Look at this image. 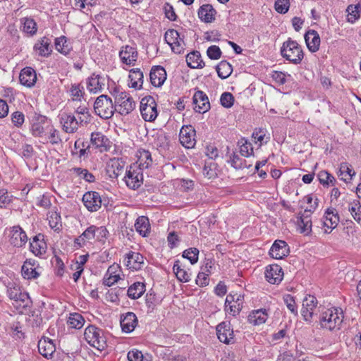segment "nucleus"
Here are the masks:
<instances>
[{
    "mask_svg": "<svg viewBox=\"0 0 361 361\" xmlns=\"http://www.w3.org/2000/svg\"><path fill=\"white\" fill-rule=\"evenodd\" d=\"M151 83L153 86L161 87L166 79V72L165 69L160 66H154L152 68L149 74Z\"/></svg>",
    "mask_w": 361,
    "mask_h": 361,
    "instance_id": "7c9ffc66",
    "label": "nucleus"
},
{
    "mask_svg": "<svg viewBox=\"0 0 361 361\" xmlns=\"http://www.w3.org/2000/svg\"><path fill=\"white\" fill-rule=\"evenodd\" d=\"M195 128L190 125L182 126V146L192 149L196 145Z\"/></svg>",
    "mask_w": 361,
    "mask_h": 361,
    "instance_id": "4be33fe9",
    "label": "nucleus"
},
{
    "mask_svg": "<svg viewBox=\"0 0 361 361\" xmlns=\"http://www.w3.org/2000/svg\"><path fill=\"white\" fill-rule=\"evenodd\" d=\"M348 211L353 216V219L360 224H361V204L359 201H354L349 204Z\"/></svg>",
    "mask_w": 361,
    "mask_h": 361,
    "instance_id": "3c124183",
    "label": "nucleus"
},
{
    "mask_svg": "<svg viewBox=\"0 0 361 361\" xmlns=\"http://www.w3.org/2000/svg\"><path fill=\"white\" fill-rule=\"evenodd\" d=\"M125 264L128 269L139 270L144 265V257L139 252L130 251L126 255Z\"/></svg>",
    "mask_w": 361,
    "mask_h": 361,
    "instance_id": "6ab92c4d",
    "label": "nucleus"
},
{
    "mask_svg": "<svg viewBox=\"0 0 361 361\" xmlns=\"http://www.w3.org/2000/svg\"><path fill=\"white\" fill-rule=\"evenodd\" d=\"M222 52L218 46L212 45L207 50V56L212 60H217L221 58Z\"/></svg>",
    "mask_w": 361,
    "mask_h": 361,
    "instance_id": "774afa93",
    "label": "nucleus"
},
{
    "mask_svg": "<svg viewBox=\"0 0 361 361\" xmlns=\"http://www.w3.org/2000/svg\"><path fill=\"white\" fill-rule=\"evenodd\" d=\"M192 103L194 110L200 114H204L211 108L207 95L201 90L195 92L192 97Z\"/></svg>",
    "mask_w": 361,
    "mask_h": 361,
    "instance_id": "ddd939ff",
    "label": "nucleus"
},
{
    "mask_svg": "<svg viewBox=\"0 0 361 361\" xmlns=\"http://www.w3.org/2000/svg\"><path fill=\"white\" fill-rule=\"evenodd\" d=\"M135 157L137 160L132 165H137V168L140 169L142 171L152 166L153 160L149 151L140 149L137 151Z\"/></svg>",
    "mask_w": 361,
    "mask_h": 361,
    "instance_id": "5701e85b",
    "label": "nucleus"
},
{
    "mask_svg": "<svg viewBox=\"0 0 361 361\" xmlns=\"http://www.w3.org/2000/svg\"><path fill=\"white\" fill-rule=\"evenodd\" d=\"M73 173L79 178L84 179L85 181L92 183L94 180V176L90 173L87 169L80 168L73 169Z\"/></svg>",
    "mask_w": 361,
    "mask_h": 361,
    "instance_id": "e2e57ef3",
    "label": "nucleus"
},
{
    "mask_svg": "<svg viewBox=\"0 0 361 361\" xmlns=\"http://www.w3.org/2000/svg\"><path fill=\"white\" fill-rule=\"evenodd\" d=\"M21 275L26 280L37 279L40 276L39 264L34 259H27L21 267Z\"/></svg>",
    "mask_w": 361,
    "mask_h": 361,
    "instance_id": "f8f14e48",
    "label": "nucleus"
},
{
    "mask_svg": "<svg viewBox=\"0 0 361 361\" xmlns=\"http://www.w3.org/2000/svg\"><path fill=\"white\" fill-rule=\"evenodd\" d=\"M202 173L208 179L215 178L217 176L216 166L214 162H205Z\"/></svg>",
    "mask_w": 361,
    "mask_h": 361,
    "instance_id": "4d7b16f0",
    "label": "nucleus"
},
{
    "mask_svg": "<svg viewBox=\"0 0 361 361\" xmlns=\"http://www.w3.org/2000/svg\"><path fill=\"white\" fill-rule=\"evenodd\" d=\"M8 232L9 242L14 247H21L26 244L27 236L19 226L11 227Z\"/></svg>",
    "mask_w": 361,
    "mask_h": 361,
    "instance_id": "4468645a",
    "label": "nucleus"
},
{
    "mask_svg": "<svg viewBox=\"0 0 361 361\" xmlns=\"http://www.w3.org/2000/svg\"><path fill=\"white\" fill-rule=\"evenodd\" d=\"M38 350L43 357L50 358L56 351V346L51 339L43 337L38 342Z\"/></svg>",
    "mask_w": 361,
    "mask_h": 361,
    "instance_id": "c85d7f7f",
    "label": "nucleus"
},
{
    "mask_svg": "<svg viewBox=\"0 0 361 361\" xmlns=\"http://www.w3.org/2000/svg\"><path fill=\"white\" fill-rule=\"evenodd\" d=\"M94 109L95 113L102 118H111L116 110L112 100L107 95L102 94L94 102Z\"/></svg>",
    "mask_w": 361,
    "mask_h": 361,
    "instance_id": "423d86ee",
    "label": "nucleus"
},
{
    "mask_svg": "<svg viewBox=\"0 0 361 361\" xmlns=\"http://www.w3.org/2000/svg\"><path fill=\"white\" fill-rule=\"evenodd\" d=\"M200 19L204 23H212L215 20L216 11L211 4H203L198 10Z\"/></svg>",
    "mask_w": 361,
    "mask_h": 361,
    "instance_id": "f704fd0d",
    "label": "nucleus"
},
{
    "mask_svg": "<svg viewBox=\"0 0 361 361\" xmlns=\"http://www.w3.org/2000/svg\"><path fill=\"white\" fill-rule=\"evenodd\" d=\"M341 308L332 307L324 311L319 317V324L322 329L329 331L339 330L343 321Z\"/></svg>",
    "mask_w": 361,
    "mask_h": 361,
    "instance_id": "f257e3e1",
    "label": "nucleus"
},
{
    "mask_svg": "<svg viewBox=\"0 0 361 361\" xmlns=\"http://www.w3.org/2000/svg\"><path fill=\"white\" fill-rule=\"evenodd\" d=\"M283 302L286 305L287 308L295 315L298 314V309L294 300V298L290 295L286 294L283 296Z\"/></svg>",
    "mask_w": 361,
    "mask_h": 361,
    "instance_id": "0e129e2a",
    "label": "nucleus"
},
{
    "mask_svg": "<svg viewBox=\"0 0 361 361\" xmlns=\"http://www.w3.org/2000/svg\"><path fill=\"white\" fill-rule=\"evenodd\" d=\"M119 57L123 63L133 66L137 60L138 53L135 47L126 45L121 49Z\"/></svg>",
    "mask_w": 361,
    "mask_h": 361,
    "instance_id": "dca6fc26",
    "label": "nucleus"
},
{
    "mask_svg": "<svg viewBox=\"0 0 361 361\" xmlns=\"http://www.w3.org/2000/svg\"><path fill=\"white\" fill-rule=\"evenodd\" d=\"M34 49L38 55L41 56H48L51 51L50 40L45 37L41 38L35 43Z\"/></svg>",
    "mask_w": 361,
    "mask_h": 361,
    "instance_id": "e433bc0d",
    "label": "nucleus"
},
{
    "mask_svg": "<svg viewBox=\"0 0 361 361\" xmlns=\"http://www.w3.org/2000/svg\"><path fill=\"white\" fill-rule=\"evenodd\" d=\"M105 85V78L99 75L93 73L88 78L87 88L90 92L97 94L102 91Z\"/></svg>",
    "mask_w": 361,
    "mask_h": 361,
    "instance_id": "bb28decb",
    "label": "nucleus"
},
{
    "mask_svg": "<svg viewBox=\"0 0 361 361\" xmlns=\"http://www.w3.org/2000/svg\"><path fill=\"white\" fill-rule=\"evenodd\" d=\"M305 43L310 51L314 53L317 51L320 46V37L314 30H309L304 35Z\"/></svg>",
    "mask_w": 361,
    "mask_h": 361,
    "instance_id": "cd10ccee",
    "label": "nucleus"
},
{
    "mask_svg": "<svg viewBox=\"0 0 361 361\" xmlns=\"http://www.w3.org/2000/svg\"><path fill=\"white\" fill-rule=\"evenodd\" d=\"M94 226L87 228L77 239V242L80 245H85L87 242L94 240Z\"/></svg>",
    "mask_w": 361,
    "mask_h": 361,
    "instance_id": "6e6d98bb",
    "label": "nucleus"
},
{
    "mask_svg": "<svg viewBox=\"0 0 361 361\" xmlns=\"http://www.w3.org/2000/svg\"><path fill=\"white\" fill-rule=\"evenodd\" d=\"M30 251L35 256H42L45 254L47 246L42 234L35 235L30 243Z\"/></svg>",
    "mask_w": 361,
    "mask_h": 361,
    "instance_id": "a878e982",
    "label": "nucleus"
},
{
    "mask_svg": "<svg viewBox=\"0 0 361 361\" xmlns=\"http://www.w3.org/2000/svg\"><path fill=\"white\" fill-rule=\"evenodd\" d=\"M317 199L315 200V206H311L310 209H305L304 212L298 217L297 224L300 233H303L305 235H308L312 231V222L311 214L314 211L317 206Z\"/></svg>",
    "mask_w": 361,
    "mask_h": 361,
    "instance_id": "9d476101",
    "label": "nucleus"
},
{
    "mask_svg": "<svg viewBox=\"0 0 361 361\" xmlns=\"http://www.w3.org/2000/svg\"><path fill=\"white\" fill-rule=\"evenodd\" d=\"M145 291V285L137 282L130 286L128 290V295L132 299L139 298Z\"/></svg>",
    "mask_w": 361,
    "mask_h": 361,
    "instance_id": "a18cd8bd",
    "label": "nucleus"
},
{
    "mask_svg": "<svg viewBox=\"0 0 361 361\" xmlns=\"http://www.w3.org/2000/svg\"><path fill=\"white\" fill-rule=\"evenodd\" d=\"M216 334L219 341L226 344H228L231 339H233L231 336L233 333L230 331L229 329H226L225 323H221L217 326Z\"/></svg>",
    "mask_w": 361,
    "mask_h": 361,
    "instance_id": "79ce46f5",
    "label": "nucleus"
},
{
    "mask_svg": "<svg viewBox=\"0 0 361 361\" xmlns=\"http://www.w3.org/2000/svg\"><path fill=\"white\" fill-rule=\"evenodd\" d=\"M340 218L334 208H328L321 220L325 233H330L338 224Z\"/></svg>",
    "mask_w": 361,
    "mask_h": 361,
    "instance_id": "9b49d317",
    "label": "nucleus"
},
{
    "mask_svg": "<svg viewBox=\"0 0 361 361\" xmlns=\"http://www.w3.org/2000/svg\"><path fill=\"white\" fill-rule=\"evenodd\" d=\"M49 226L56 231L61 227V219L60 214L56 211H51L47 214Z\"/></svg>",
    "mask_w": 361,
    "mask_h": 361,
    "instance_id": "de8ad7c7",
    "label": "nucleus"
},
{
    "mask_svg": "<svg viewBox=\"0 0 361 361\" xmlns=\"http://www.w3.org/2000/svg\"><path fill=\"white\" fill-rule=\"evenodd\" d=\"M283 277V271L279 265L271 264L267 267L265 278L269 283L279 284L282 281Z\"/></svg>",
    "mask_w": 361,
    "mask_h": 361,
    "instance_id": "aec40b11",
    "label": "nucleus"
},
{
    "mask_svg": "<svg viewBox=\"0 0 361 361\" xmlns=\"http://www.w3.org/2000/svg\"><path fill=\"white\" fill-rule=\"evenodd\" d=\"M82 202L85 207L90 212L97 211L102 205V198L98 192L90 191L84 194Z\"/></svg>",
    "mask_w": 361,
    "mask_h": 361,
    "instance_id": "a211bd4d",
    "label": "nucleus"
},
{
    "mask_svg": "<svg viewBox=\"0 0 361 361\" xmlns=\"http://www.w3.org/2000/svg\"><path fill=\"white\" fill-rule=\"evenodd\" d=\"M317 176L319 183L323 185H329V184L334 185L336 182L335 178L326 171H321Z\"/></svg>",
    "mask_w": 361,
    "mask_h": 361,
    "instance_id": "13d9d810",
    "label": "nucleus"
},
{
    "mask_svg": "<svg viewBox=\"0 0 361 361\" xmlns=\"http://www.w3.org/2000/svg\"><path fill=\"white\" fill-rule=\"evenodd\" d=\"M19 80L21 85L27 87H33L37 82V74L31 67L24 68L20 73Z\"/></svg>",
    "mask_w": 361,
    "mask_h": 361,
    "instance_id": "393cba45",
    "label": "nucleus"
},
{
    "mask_svg": "<svg viewBox=\"0 0 361 361\" xmlns=\"http://www.w3.org/2000/svg\"><path fill=\"white\" fill-rule=\"evenodd\" d=\"M186 62L191 68H202L204 66V62L201 59V54L197 51H194L186 56Z\"/></svg>",
    "mask_w": 361,
    "mask_h": 361,
    "instance_id": "58836bf2",
    "label": "nucleus"
},
{
    "mask_svg": "<svg viewBox=\"0 0 361 361\" xmlns=\"http://www.w3.org/2000/svg\"><path fill=\"white\" fill-rule=\"evenodd\" d=\"M85 324V319L79 313H71L69 315L68 324L73 329H81Z\"/></svg>",
    "mask_w": 361,
    "mask_h": 361,
    "instance_id": "49530a36",
    "label": "nucleus"
},
{
    "mask_svg": "<svg viewBox=\"0 0 361 361\" xmlns=\"http://www.w3.org/2000/svg\"><path fill=\"white\" fill-rule=\"evenodd\" d=\"M288 253L289 248L288 244L285 241L280 240H275L269 250V255L271 257L276 259H283Z\"/></svg>",
    "mask_w": 361,
    "mask_h": 361,
    "instance_id": "b1692460",
    "label": "nucleus"
},
{
    "mask_svg": "<svg viewBox=\"0 0 361 361\" xmlns=\"http://www.w3.org/2000/svg\"><path fill=\"white\" fill-rule=\"evenodd\" d=\"M124 180L129 188H138L143 183V171L138 169L137 165H130L126 173Z\"/></svg>",
    "mask_w": 361,
    "mask_h": 361,
    "instance_id": "6e6552de",
    "label": "nucleus"
},
{
    "mask_svg": "<svg viewBox=\"0 0 361 361\" xmlns=\"http://www.w3.org/2000/svg\"><path fill=\"white\" fill-rule=\"evenodd\" d=\"M153 145L158 149H165L168 146V140L163 133H156L153 135Z\"/></svg>",
    "mask_w": 361,
    "mask_h": 361,
    "instance_id": "5fc2aeb1",
    "label": "nucleus"
},
{
    "mask_svg": "<svg viewBox=\"0 0 361 361\" xmlns=\"http://www.w3.org/2000/svg\"><path fill=\"white\" fill-rule=\"evenodd\" d=\"M355 175V172L347 162H343L340 164L338 176L345 183L349 182L353 176Z\"/></svg>",
    "mask_w": 361,
    "mask_h": 361,
    "instance_id": "37998d69",
    "label": "nucleus"
},
{
    "mask_svg": "<svg viewBox=\"0 0 361 361\" xmlns=\"http://www.w3.org/2000/svg\"><path fill=\"white\" fill-rule=\"evenodd\" d=\"M121 274L120 265L114 263L108 268L103 278V283L106 286H111L121 279Z\"/></svg>",
    "mask_w": 361,
    "mask_h": 361,
    "instance_id": "f3484780",
    "label": "nucleus"
},
{
    "mask_svg": "<svg viewBox=\"0 0 361 361\" xmlns=\"http://www.w3.org/2000/svg\"><path fill=\"white\" fill-rule=\"evenodd\" d=\"M290 6L289 0H276L274 4L276 11L281 14L288 12Z\"/></svg>",
    "mask_w": 361,
    "mask_h": 361,
    "instance_id": "338daca9",
    "label": "nucleus"
},
{
    "mask_svg": "<svg viewBox=\"0 0 361 361\" xmlns=\"http://www.w3.org/2000/svg\"><path fill=\"white\" fill-rule=\"evenodd\" d=\"M51 125L46 116L35 114L31 118L30 130L32 135L42 138V136L45 135V133Z\"/></svg>",
    "mask_w": 361,
    "mask_h": 361,
    "instance_id": "1a4fd4ad",
    "label": "nucleus"
},
{
    "mask_svg": "<svg viewBox=\"0 0 361 361\" xmlns=\"http://www.w3.org/2000/svg\"><path fill=\"white\" fill-rule=\"evenodd\" d=\"M144 82L143 73L140 68H133L130 71L128 79V87L135 90L142 89Z\"/></svg>",
    "mask_w": 361,
    "mask_h": 361,
    "instance_id": "412c9836",
    "label": "nucleus"
},
{
    "mask_svg": "<svg viewBox=\"0 0 361 361\" xmlns=\"http://www.w3.org/2000/svg\"><path fill=\"white\" fill-rule=\"evenodd\" d=\"M147 356H145L142 353L137 349H133L128 353L127 357L129 361H143L145 360L146 361H152V357H149V359L147 358Z\"/></svg>",
    "mask_w": 361,
    "mask_h": 361,
    "instance_id": "052dcab7",
    "label": "nucleus"
},
{
    "mask_svg": "<svg viewBox=\"0 0 361 361\" xmlns=\"http://www.w3.org/2000/svg\"><path fill=\"white\" fill-rule=\"evenodd\" d=\"M140 110L142 118L146 121H154L158 116L157 104L152 96L142 99Z\"/></svg>",
    "mask_w": 361,
    "mask_h": 361,
    "instance_id": "0eeeda50",
    "label": "nucleus"
},
{
    "mask_svg": "<svg viewBox=\"0 0 361 361\" xmlns=\"http://www.w3.org/2000/svg\"><path fill=\"white\" fill-rule=\"evenodd\" d=\"M135 230L143 237H146L150 232V224L147 217L142 216L137 219L135 224Z\"/></svg>",
    "mask_w": 361,
    "mask_h": 361,
    "instance_id": "4c0bfd02",
    "label": "nucleus"
},
{
    "mask_svg": "<svg viewBox=\"0 0 361 361\" xmlns=\"http://www.w3.org/2000/svg\"><path fill=\"white\" fill-rule=\"evenodd\" d=\"M280 52L283 58L295 65L300 64L304 58L301 46L291 38L283 43Z\"/></svg>",
    "mask_w": 361,
    "mask_h": 361,
    "instance_id": "7ed1b4c3",
    "label": "nucleus"
},
{
    "mask_svg": "<svg viewBox=\"0 0 361 361\" xmlns=\"http://www.w3.org/2000/svg\"><path fill=\"white\" fill-rule=\"evenodd\" d=\"M23 30L30 35H34L37 31V23L32 18H25L21 20Z\"/></svg>",
    "mask_w": 361,
    "mask_h": 361,
    "instance_id": "09e8293b",
    "label": "nucleus"
},
{
    "mask_svg": "<svg viewBox=\"0 0 361 361\" xmlns=\"http://www.w3.org/2000/svg\"><path fill=\"white\" fill-rule=\"evenodd\" d=\"M7 294L13 301V305L20 312H23L31 305V300L27 293L21 290L20 286L16 283H10L8 286Z\"/></svg>",
    "mask_w": 361,
    "mask_h": 361,
    "instance_id": "20e7f679",
    "label": "nucleus"
},
{
    "mask_svg": "<svg viewBox=\"0 0 361 361\" xmlns=\"http://www.w3.org/2000/svg\"><path fill=\"white\" fill-rule=\"evenodd\" d=\"M268 314L265 309H259L252 311L248 315L247 320L253 325H260L266 322Z\"/></svg>",
    "mask_w": 361,
    "mask_h": 361,
    "instance_id": "c9c22d12",
    "label": "nucleus"
},
{
    "mask_svg": "<svg viewBox=\"0 0 361 361\" xmlns=\"http://www.w3.org/2000/svg\"><path fill=\"white\" fill-rule=\"evenodd\" d=\"M198 255L199 250L195 247H191L182 252V257L188 259L192 264H194L198 260Z\"/></svg>",
    "mask_w": 361,
    "mask_h": 361,
    "instance_id": "bf43d9fd",
    "label": "nucleus"
},
{
    "mask_svg": "<svg viewBox=\"0 0 361 361\" xmlns=\"http://www.w3.org/2000/svg\"><path fill=\"white\" fill-rule=\"evenodd\" d=\"M355 5H349L346 9L348 12V21L350 23L355 22L361 16V0H357Z\"/></svg>",
    "mask_w": 361,
    "mask_h": 361,
    "instance_id": "a19ab883",
    "label": "nucleus"
},
{
    "mask_svg": "<svg viewBox=\"0 0 361 361\" xmlns=\"http://www.w3.org/2000/svg\"><path fill=\"white\" fill-rule=\"evenodd\" d=\"M11 119L13 125L15 127L20 128L23 126L25 122V115L20 111H16L11 114Z\"/></svg>",
    "mask_w": 361,
    "mask_h": 361,
    "instance_id": "680f3d73",
    "label": "nucleus"
},
{
    "mask_svg": "<svg viewBox=\"0 0 361 361\" xmlns=\"http://www.w3.org/2000/svg\"><path fill=\"white\" fill-rule=\"evenodd\" d=\"M221 104L225 108H231L234 103V97L230 92H224L220 97Z\"/></svg>",
    "mask_w": 361,
    "mask_h": 361,
    "instance_id": "69168bd1",
    "label": "nucleus"
},
{
    "mask_svg": "<svg viewBox=\"0 0 361 361\" xmlns=\"http://www.w3.org/2000/svg\"><path fill=\"white\" fill-rule=\"evenodd\" d=\"M84 338L90 345L99 350H103L106 345L102 330L94 326H89L85 329Z\"/></svg>",
    "mask_w": 361,
    "mask_h": 361,
    "instance_id": "39448f33",
    "label": "nucleus"
},
{
    "mask_svg": "<svg viewBox=\"0 0 361 361\" xmlns=\"http://www.w3.org/2000/svg\"><path fill=\"white\" fill-rule=\"evenodd\" d=\"M63 129L68 133H74L78 128L77 118L71 114H63L61 117Z\"/></svg>",
    "mask_w": 361,
    "mask_h": 361,
    "instance_id": "72a5a7b5",
    "label": "nucleus"
},
{
    "mask_svg": "<svg viewBox=\"0 0 361 361\" xmlns=\"http://www.w3.org/2000/svg\"><path fill=\"white\" fill-rule=\"evenodd\" d=\"M110 93L114 99L117 111L121 115H128L135 109L136 102L129 93L117 87L111 89Z\"/></svg>",
    "mask_w": 361,
    "mask_h": 361,
    "instance_id": "f03ea898",
    "label": "nucleus"
},
{
    "mask_svg": "<svg viewBox=\"0 0 361 361\" xmlns=\"http://www.w3.org/2000/svg\"><path fill=\"white\" fill-rule=\"evenodd\" d=\"M164 38L172 51L176 54L180 53V35L177 30L173 29L167 30L165 33Z\"/></svg>",
    "mask_w": 361,
    "mask_h": 361,
    "instance_id": "2f4dec72",
    "label": "nucleus"
},
{
    "mask_svg": "<svg viewBox=\"0 0 361 361\" xmlns=\"http://www.w3.org/2000/svg\"><path fill=\"white\" fill-rule=\"evenodd\" d=\"M91 143L101 152L107 151L110 147L109 139L100 132H94L92 133Z\"/></svg>",
    "mask_w": 361,
    "mask_h": 361,
    "instance_id": "473e14b6",
    "label": "nucleus"
},
{
    "mask_svg": "<svg viewBox=\"0 0 361 361\" xmlns=\"http://www.w3.org/2000/svg\"><path fill=\"white\" fill-rule=\"evenodd\" d=\"M230 163L235 169H243L244 168L249 169L252 166V164H247L245 159L235 154H233L232 157H231Z\"/></svg>",
    "mask_w": 361,
    "mask_h": 361,
    "instance_id": "603ef678",
    "label": "nucleus"
},
{
    "mask_svg": "<svg viewBox=\"0 0 361 361\" xmlns=\"http://www.w3.org/2000/svg\"><path fill=\"white\" fill-rule=\"evenodd\" d=\"M238 145L240 147V153L242 156L248 157L253 154L252 145L245 137L240 138L238 142Z\"/></svg>",
    "mask_w": 361,
    "mask_h": 361,
    "instance_id": "8fccbe9b",
    "label": "nucleus"
},
{
    "mask_svg": "<svg viewBox=\"0 0 361 361\" xmlns=\"http://www.w3.org/2000/svg\"><path fill=\"white\" fill-rule=\"evenodd\" d=\"M41 139L44 142L50 143L51 145H58L61 142L59 130L55 129L52 125L48 128L45 135L42 136Z\"/></svg>",
    "mask_w": 361,
    "mask_h": 361,
    "instance_id": "ea45409f",
    "label": "nucleus"
},
{
    "mask_svg": "<svg viewBox=\"0 0 361 361\" xmlns=\"http://www.w3.org/2000/svg\"><path fill=\"white\" fill-rule=\"evenodd\" d=\"M120 324L123 332L130 333L137 325V317L133 312H127L121 317Z\"/></svg>",
    "mask_w": 361,
    "mask_h": 361,
    "instance_id": "c756f323",
    "label": "nucleus"
},
{
    "mask_svg": "<svg viewBox=\"0 0 361 361\" xmlns=\"http://www.w3.org/2000/svg\"><path fill=\"white\" fill-rule=\"evenodd\" d=\"M56 49L63 54H68L71 51V47L67 42V39L64 36H61L55 40Z\"/></svg>",
    "mask_w": 361,
    "mask_h": 361,
    "instance_id": "864d4df0",
    "label": "nucleus"
},
{
    "mask_svg": "<svg viewBox=\"0 0 361 361\" xmlns=\"http://www.w3.org/2000/svg\"><path fill=\"white\" fill-rule=\"evenodd\" d=\"M216 71L219 78L221 79H226L231 75L233 72V67L228 61H221L216 66Z\"/></svg>",
    "mask_w": 361,
    "mask_h": 361,
    "instance_id": "c03bdc74",
    "label": "nucleus"
},
{
    "mask_svg": "<svg viewBox=\"0 0 361 361\" xmlns=\"http://www.w3.org/2000/svg\"><path fill=\"white\" fill-rule=\"evenodd\" d=\"M317 305V300L314 295H309L304 298L301 314L306 322L312 321Z\"/></svg>",
    "mask_w": 361,
    "mask_h": 361,
    "instance_id": "2eb2a0df",
    "label": "nucleus"
}]
</instances>
